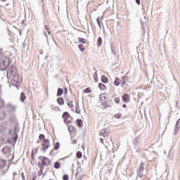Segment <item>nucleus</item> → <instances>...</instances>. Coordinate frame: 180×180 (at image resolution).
Listing matches in <instances>:
<instances>
[{"label":"nucleus","instance_id":"72a5a7b5","mask_svg":"<svg viewBox=\"0 0 180 180\" xmlns=\"http://www.w3.org/2000/svg\"><path fill=\"white\" fill-rule=\"evenodd\" d=\"M39 150V148H35L33 149L32 152V157L33 158V153H35L36 154H37V151Z\"/></svg>","mask_w":180,"mask_h":180},{"label":"nucleus","instance_id":"58836bf2","mask_svg":"<svg viewBox=\"0 0 180 180\" xmlns=\"http://www.w3.org/2000/svg\"><path fill=\"white\" fill-rule=\"evenodd\" d=\"M38 175L39 176H41V175H43V169H39V171L38 172Z\"/></svg>","mask_w":180,"mask_h":180},{"label":"nucleus","instance_id":"4be33fe9","mask_svg":"<svg viewBox=\"0 0 180 180\" xmlns=\"http://www.w3.org/2000/svg\"><path fill=\"white\" fill-rule=\"evenodd\" d=\"M114 85H115V86H119V85H120V82L119 77L115 78V79L114 81Z\"/></svg>","mask_w":180,"mask_h":180},{"label":"nucleus","instance_id":"a211bd4d","mask_svg":"<svg viewBox=\"0 0 180 180\" xmlns=\"http://www.w3.org/2000/svg\"><path fill=\"white\" fill-rule=\"evenodd\" d=\"M5 108V101L0 98V109H4Z\"/></svg>","mask_w":180,"mask_h":180},{"label":"nucleus","instance_id":"864d4df0","mask_svg":"<svg viewBox=\"0 0 180 180\" xmlns=\"http://www.w3.org/2000/svg\"><path fill=\"white\" fill-rule=\"evenodd\" d=\"M122 108H127V105L126 104H123V105H122Z\"/></svg>","mask_w":180,"mask_h":180},{"label":"nucleus","instance_id":"ea45409f","mask_svg":"<svg viewBox=\"0 0 180 180\" xmlns=\"http://www.w3.org/2000/svg\"><path fill=\"white\" fill-rule=\"evenodd\" d=\"M68 106H69L70 108H74V104H72V103L70 102H68L67 103Z\"/></svg>","mask_w":180,"mask_h":180},{"label":"nucleus","instance_id":"f3484780","mask_svg":"<svg viewBox=\"0 0 180 180\" xmlns=\"http://www.w3.org/2000/svg\"><path fill=\"white\" fill-rule=\"evenodd\" d=\"M98 88H100L101 91H105L106 89V86L103 83H99Z\"/></svg>","mask_w":180,"mask_h":180},{"label":"nucleus","instance_id":"680f3d73","mask_svg":"<svg viewBox=\"0 0 180 180\" xmlns=\"http://www.w3.org/2000/svg\"><path fill=\"white\" fill-rule=\"evenodd\" d=\"M36 179V176H34L33 178H32V180H35Z\"/></svg>","mask_w":180,"mask_h":180},{"label":"nucleus","instance_id":"0e129e2a","mask_svg":"<svg viewBox=\"0 0 180 180\" xmlns=\"http://www.w3.org/2000/svg\"><path fill=\"white\" fill-rule=\"evenodd\" d=\"M15 158V155H13L12 157V160H13Z\"/></svg>","mask_w":180,"mask_h":180},{"label":"nucleus","instance_id":"a19ab883","mask_svg":"<svg viewBox=\"0 0 180 180\" xmlns=\"http://www.w3.org/2000/svg\"><path fill=\"white\" fill-rule=\"evenodd\" d=\"M11 122H15V120H16V117H15V116L12 117L11 118H10Z\"/></svg>","mask_w":180,"mask_h":180},{"label":"nucleus","instance_id":"7ed1b4c3","mask_svg":"<svg viewBox=\"0 0 180 180\" xmlns=\"http://www.w3.org/2000/svg\"><path fill=\"white\" fill-rule=\"evenodd\" d=\"M20 129L19 127L15 126V129H14V134H13V146H15V144H16V141H18V133H19L20 131Z\"/></svg>","mask_w":180,"mask_h":180},{"label":"nucleus","instance_id":"6e6d98bb","mask_svg":"<svg viewBox=\"0 0 180 180\" xmlns=\"http://www.w3.org/2000/svg\"><path fill=\"white\" fill-rule=\"evenodd\" d=\"M65 158H68V156L63 158H60V160H65Z\"/></svg>","mask_w":180,"mask_h":180},{"label":"nucleus","instance_id":"f8f14e48","mask_svg":"<svg viewBox=\"0 0 180 180\" xmlns=\"http://www.w3.org/2000/svg\"><path fill=\"white\" fill-rule=\"evenodd\" d=\"M6 127H8V125H6V123L0 124V133H4V131L6 130Z\"/></svg>","mask_w":180,"mask_h":180},{"label":"nucleus","instance_id":"473e14b6","mask_svg":"<svg viewBox=\"0 0 180 180\" xmlns=\"http://www.w3.org/2000/svg\"><path fill=\"white\" fill-rule=\"evenodd\" d=\"M114 101L115 103L119 104L120 103V98L119 97H117L115 98Z\"/></svg>","mask_w":180,"mask_h":180},{"label":"nucleus","instance_id":"6ab92c4d","mask_svg":"<svg viewBox=\"0 0 180 180\" xmlns=\"http://www.w3.org/2000/svg\"><path fill=\"white\" fill-rule=\"evenodd\" d=\"M77 127H82V126H83L82 120L77 119Z\"/></svg>","mask_w":180,"mask_h":180},{"label":"nucleus","instance_id":"052dcab7","mask_svg":"<svg viewBox=\"0 0 180 180\" xmlns=\"http://www.w3.org/2000/svg\"><path fill=\"white\" fill-rule=\"evenodd\" d=\"M77 180H82V176H80V178L79 179H77Z\"/></svg>","mask_w":180,"mask_h":180},{"label":"nucleus","instance_id":"9b49d317","mask_svg":"<svg viewBox=\"0 0 180 180\" xmlns=\"http://www.w3.org/2000/svg\"><path fill=\"white\" fill-rule=\"evenodd\" d=\"M2 151L4 154H10L12 152V147L5 146L3 148Z\"/></svg>","mask_w":180,"mask_h":180},{"label":"nucleus","instance_id":"79ce46f5","mask_svg":"<svg viewBox=\"0 0 180 180\" xmlns=\"http://www.w3.org/2000/svg\"><path fill=\"white\" fill-rule=\"evenodd\" d=\"M64 89H65V95H67V94H68V89L67 87H65Z\"/></svg>","mask_w":180,"mask_h":180},{"label":"nucleus","instance_id":"393cba45","mask_svg":"<svg viewBox=\"0 0 180 180\" xmlns=\"http://www.w3.org/2000/svg\"><path fill=\"white\" fill-rule=\"evenodd\" d=\"M102 44V37H98L97 39V46L98 47H101V45Z\"/></svg>","mask_w":180,"mask_h":180},{"label":"nucleus","instance_id":"4468645a","mask_svg":"<svg viewBox=\"0 0 180 180\" xmlns=\"http://www.w3.org/2000/svg\"><path fill=\"white\" fill-rule=\"evenodd\" d=\"M101 82H102L103 84H108V82H109V79L107 78L106 76L103 75V76L101 77Z\"/></svg>","mask_w":180,"mask_h":180},{"label":"nucleus","instance_id":"412c9836","mask_svg":"<svg viewBox=\"0 0 180 180\" xmlns=\"http://www.w3.org/2000/svg\"><path fill=\"white\" fill-rule=\"evenodd\" d=\"M26 99V94H25V92H22L20 95V101L21 102H25V100Z\"/></svg>","mask_w":180,"mask_h":180},{"label":"nucleus","instance_id":"4c0bfd02","mask_svg":"<svg viewBox=\"0 0 180 180\" xmlns=\"http://www.w3.org/2000/svg\"><path fill=\"white\" fill-rule=\"evenodd\" d=\"M63 180H68V179H69L68 174H65V175H63Z\"/></svg>","mask_w":180,"mask_h":180},{"label":"nucleus","instance_id":"bb28decb","mask_svg":"<svg viewBox=\"0 0 180 180\" xmlns=\"http://www.w3.org/2000/svg\"><path fill=\"white\" fill-rule=\"evenodd\" d=\"M83 92L84 94H91V87H87L86 89H84Z\"/></svg>","mask_w":180,"mask_h":180},{"label":"nucleus","instance_id":"aec40b11","mask_svg":"<svg viewBox=\"0 0 180 180\" xmlns=\"http://www.w3.org/2000/svg\"><path fill=\"white\" fill-rule=\"evenodd\" d=\"M63 94H64V90H63L61 88L58 89L57 96H61Z\"/></svg>","mask_w":180,"mask_h":180},{"label":"nucleus","instance_id":"f03ea898","mask_svg":"<svg viewBox=\"0 0 180 180\" xmlns=\"http://www.w3.org/2000/svg\"><path fill=\"white\" fill-rule=\"evenodd\" d=\"M41 146H43V148H41V151H43L44 153H46V151L50 147V140L46 139L43 141L42 143H41Z\"/></svg>","mask_w":180,"mask_h":180},{"label":"nucleus","instance_id":"9d476101","mask_svg":"<svg viewBox=\"0 0 180 180\" xmlns=\"http://www.w3.org/2000/svg\"><path fill=\"white\" fill-rule=\"evenodd\" d=\"M122 101L124 102V103H129V102H130V96L127 94L123 95Z\"/></svg>","mask_w":180,"mask_h":180},{"label":"nucleus","instance_id":"603ef678","mask_svg":"<svg viewBox=\"0 0 180 180\" xmlns=\"http://www.w3.org/2000/svg\"><path fill=\"white\" fill-rule=\"evenodd\" d=\"M66 102H70L71 103H72V101H70L68 98L66 99Z\"/></svg>","mask_w":180,"mask_h":180},{"label":"nucleus","instance_id":"09e8293b","mask_svg":"<svg viewBox=\"0 0 180 180\" xmlns=\"http://www.w3.org/2000/svg\"><path fill=\"white\" fill-rule=\"evenodd\" d=\"M136 3L137 4V5H140L141 1L140 0H136Z\"/></svg>","mask_w":180,"mask_h":180},{"label":"nucleus","instance_id":"cd10ccee","mask_svg":"<svg viewBox=\"0 0 180 180\" xmlns=\"http://www.w3.org/2000/svg\"><path fill=\"white\" fill-rule=\"evenodd\" d=\"M96 22H97V25H98L99 29H102V27L101 26V18L100 17H98L96 18Z\"/></svg>","mask_w":180,"mask_h":180},{"label":"nucleus","instance_id":"e2e57ef3","mask_svg":"<svg viewBox=\"0 0 180 180\" xmlns=\"http://www.w3.org/2000/svg\"><path fill=\"white\" fill-rule=\"evenodd\" d=\"M94 75L97 76L98 73L96 72H95Z\"/></svg>","mask_w":180,"mask_h":180},{"label":"nucleus","instance_id":"e433bc0d","mask_svg":"<svg viewBox=\"0 0 180 180\" xmlns=\"http://www.w3.org/2000/svg\"><path fill=\"white\" fill-rule=\"evenodd\" d=\"M78 109H79V105H77L76 106V113H77V114H79V113H81V110H78Z\"/></svg>","mask_w":180,"mask_h":180},{"label":"nucleus","instance_id":"5fc2aeb1","mask_svg":"<svg viewBox=\"0 0 180 180\" xmlns=\"http://www.w3.org/2000/svg\"><path fill=\"white\" fill-rule=\"evenodd\" d=\"M21 24H22V25H25V20H22L21 21Z\"/></svg>","mask_w":180,"mask_h":180},{"label":"nucleus","instance_id":"0eeeda50","mask_svg":"<svg viewBox=\"0 0 180 180\" xmlns=\"http://www.w3.org/2000/svg\"><path fill=\"white\" fill-rule=\"evenodd\" d=\"M62 117L64 120V122L65 123H67V124H69V123H70L71 121H70V119L71 117V116H70V113H68V112H63Z\"/></svg>","mask_w":180,"mask_h":180},{"label":"nucleus","instance_id":"1a4fd4ad","mask_svg":"<svg viewBox=\"0 0 180 180\" xmlns=\"http://www.w3.org/2000/svg\"><path fill=\"white\" fill-rule=\"evenodd\" d=\"M179 128H180V118L176 122V126L174 131V136H176V134H178V131H179Z\"/></svg>","mask_w":180,"mask_h":180},{"label":"nucleus","instance_id":"423d86ee","mask_svg":"<svg viewBox=\"0 0 180 180\" xmlns=\"http://www.w3.org/2000/svg\"><path fill=\"white\" fill-rule=\"evenodd\" d=\"M144 162H141L139 168V173H138V176L140 178H143V176L144 175Z\"/></svg>","mask_w":180,"mask_h":180},{"label":"nucleus","instance_id":"c756f323","mask_svg":"<svg viewBox=\"0 0 180 180\" xmlns=\"http://www.w3.org/2000/svg\"><path fill=\"white\" fill-rule=\"evenodd\" d=\"M39 140H42L43 141H44V140H46V136H44V134H41L39 136Z\"/></svg>","mask_w":180,"mask_h":180},{"label":"nucleus","instance_id":"dca6fc26","mask_svg":"<svg viewBox=\"0 0 180 180\" xmlns=\"http://www.w3.org/2000/svg\"><path fill=\"white\" fill-rule=\"evenodd\" d=\"M6 165V161L5 160L1 159L0 160V168H4Z\"/></svg>","mask_w":180,"mask_h":180},{"label":"nucleus","instance_id":"ddd939ff","mask_svg":"<svg viewBox=\"0 0 180 180\" xmlns=\"http://www.w3.org/2000/svg\"><path fill=\"white\" fill-rule=\"evenodd\" d=\"M6 117V112L4 110L0 112V120H4Z\"/></svg>","mask_w":180,"mask_h":180},{"label":"nucleus","instance_id":"c9c22d12","mask_svg":"<svg viewBox=\"0 0 180 180\" xmlns=\"http://www.w3.org/2000/svg\"><path fill=\"white\" fill-rule=\"evenodd\" d=\"M121 117H122L121 113H117V114L115 115V119H120Z\"/></svg>","mask_w":180,"mask_h":180},{"label":"nucleus","instance_id":"bf43d9fd","mask_svg":"<svg viewBox=\"0 0 180 180\" xmlns=\"http://www.w3.org/2000/svg\"><path fill=\"white\" fill-rule=\"evenodd\" d=\"M8 143H9V144H12V141H8Z\"/></svg>","mask_w":180,"mask_h":180},{"label":"nucleus","instance_id":"8fccbe9b","mask_svg":"<svg viewBox=\"0 0 180 180\" xmlns=\"http://www.w3.org/2000/svg\"><path fill=\"white\" fill-rule=\"evenodd\" d=\"M100 142L101 143V144H103V143H104L103 139L101 138L100 139Z\"/></svg>","mask_w":180,"mask_h":180},{"label":"nucleus","instance_id":"b1692460","mask_svg":"<svg viewBox=\"0 0 180 180\" xmlns=\"http://www.w3.org/2000/svg\"><path fill=\"white\" fill-rule=\"evenodd\" d=\"M78 48L79 49L80 51H82V53H84V51H85V48L84 47V45L82 44H79Z\"/></svg>","mask_w":180,"mask_h":180},{"label":"nucleus","instance_id":"f704fd0d","mask_svg":"<svg viewBox=\"0 0 180 180\" xmlns=\"http://www.w3.org/2000/svg\"><path fill=\"white\" fill-rule=\"evenodd\" d=\"M38 167L40 168V169H44V165L40 162L38 163Z\"/></svg>","mask_w":180,"mask_h":180},{"label":"nucleus","instance_id":"4d7b16f0","mask_svg":"<svg viewBox=\"0 0 180 180\" xmlns=\"http://www.w3.org/2000/svg\"><path fill=\"white\" fill-rule=\"evenodd\" d=\"M158 145V142H155V143H154V146H157Z\"/></svg>","mask_w":180,"mask_h":180},{"label":"nucleus","instance_id":"2eb2a0df","mask_svg":"<svg viewBox=\"0 0 180 180\" xmlns=\"http://www.w3.org/2000/svg\"><path fill=\"white\" fill-rule=\"evenodd\" d=\"M57 103L60 105H64V98H63V97L57 98Z\"/></svg>","mask_w":180,"mask_h":180},{"label":"nucleus","instance_id":"69168bd1","mask_svg":"<svg viewBox=\"0 0 180 180\" xmlns=\"http://www.w3.org/2000/svg\"><path fill=\"white\" fill-rule=\"evenodd\" d=\"M111 51H113V49L112 46H111Z\"/></svg>","mask_w":180,"mask_h":180},{"label":"nucleus","instance_id":"a18cd8bd","mask_svg":"<svg viewBox=\"0 0 180 180\" xmlns=\"http://www.w3.org/2000/svg\"><path fill=\"white\" fill-rule=\"evenodd\" d=\"M100 98L101 99H102V98H103V99H106V96H103V94H101Z\"/></svg>","mask_w":180,"mask_h":180},{"label":"nucleus","instance_id":"f257e3e1","mask_svg":"<svg viewBox=\"0 0 180 180\" xmlns=\"http://www.w3.org/2000/svg\"><path fill=\"white\" fill-rule=\"evenodd\" d=\"M11 64V60L8 58L0 62V71H5L7 70V78L11 79L12 84H19L20 82V77L18 75V68Z\"/></svg>","mask_w":180,"mask_h":180},{"label":"nucleus","instance_id":"49530a36","mask_svg":"<svg viewBox=\"0 0 180 180\" xmlns=\"http://www.w3.org/2000/svg\"><path fill=\"white\" fill-rule=\"evenodd\" d=\"M77 139H74V140L72 141V144H77Z\"/></svg>","mask_w":180,"mask_h":180},{"label":"nucleus","instance_id":"c03bdc74","mask_svg":"<svg viewBox=\"0 0 180 180\" xmlns=\"http://www.w3.org/2000/svg\"><path fill=\"white\" fill-rule=\"evenodd\" d=\"M53 153H54V149H52V150L50 151V153H49V155H53Z\"/></svg>","mask_w":180,"mask_h":180},{"label":"nucleus","instance_id":"7c9ffc66","mask_svg":"<svg viewBox=\"0 0 180 180\" xmlns=\"http://www.w3.org/2000/svg\"><path fill=\"white\" fill-rule=\"evenodd\" d=\"M126 78H127V77H126V76L122 77V82L121 83L122 86H124V84H126V81L124 80V79H126Z\"/></svg>","mask_w":180,"mask_h":180},{"label":"nucleus","instance_id":"c85d7f7f","mask_svg":"<svg viewBox=\"0 0 180 180\" xmlns=\"http://www.w3.org/2000/svg\"><path fill=\"white\" fill-rule=\"evenodd\" d=\"M76 157L77 158H82V152L77 151V153H76Z\"/></svg>","mask_w":180,"mask_h":180},{"label":"nucleus","instance_id":"de8ad7c7","mask_svg":"<svg viewBox=\"0 0 180 180\" xmlns=\"http://www.w3.org/2000/svg\"><path fill=\"white\" fill-rule=\"evenodd\" d=\"M45 29H46L49 34H50V31L49 30V27H47V25H45Z\"/></svg>","mask_w":180,"mask_h":180},{"label":"nucleus","instance_id":"3c124183","mask_svg":"<svg viewBox=\"0 0 180 180\" xmlns=\"http://www.w3.org/2000/svg\"><path fill=\"white\" fill-rule=\"evenodd\" d=\"M21 175H22V179H25V173H22Z\"/></svg>","mask_w":180,"mask_h":180},{"label":"nucleus","instance_id":"774afa93","mask_svg":"<svg viewBox=\"0 0 180 180\" xmlns=\"http://www.w3.org/2000/svg\"><path fill=\"white\" fill-rule=\"evenodd\" d=\"M46 175V173H44V174H43V176H44Z\"/></svg>","mask_w":180,"mask_h":180},{"label":"nucleus","instance_id":"6e6552de","mask_svg":"<svg viewBox=\"0 0 180 180\" xmlns=\"http://www.w3.org/2000/svg\"><path fill=\"white\" fill-rule=\"evenodd\" d=\"M99 134L102 137H109V130L103 129L99 131Z\"/></svg>","mask_w":180,"mask_h":180},{"label":"nucleus","instance_id":"a878e982","mask_svg":"<svg viewBox=\"0 0 180 180\" xmlns=\"http://www.w3.org/2000/svg\"><path fill=\"white\" fill-rule=\"evenodd\" d=\"M79 43H82L83 44H86V39L84 38H78Z\"/></svg>","mask_w":180,"mask_h":180},{"label":"nucleus","instance_id":"20e7f679","mask_svg":"<svg viewBox=\"0 0 180 180\" xmlns=\"http://www.w3.org/2000/svg\"><path fill=\"white\" fill-rule=\"evenodd\" d=\"M38 160H40V161L42 162V165H45L46 167H47V165H50L51 161L50 159H49L47 157L39 156Z\"/></svg>","mask_w":180,"mask_h":180},{"label":"nucleus","instance_id":"338daca9","mask_svg":"<svg viewBox=\"0 0 180 180\" xmlns=\"http://www.w3.org/2000/svg\"><path fill=\"white\" fill-rule=\"evenodd\" d=\"M2 1V2H5L6 0H1Z\"/></svg>","mask_w":180,"mask_h":180},{"label":"nucleus","instance_id":"2f4dec72","mask_svg":"<svg viewBox=\"0 0 180 180\" xmlns=\"http://www.w3.org/2000/svg\"><path fill=\"white\" fill-rule=\"evenodd\" d=\"M60 148V142H57L54 146V150H58Z\"/></svg>","mask_w":180,"mask_h":180},{"label":"nucleus","instance_id":"37998d69","mask_svg":"<svg viewBox=\"0 0 180 180\" xmlns=\"http://www.w3.org/2000/svg\"><path fill=\"white\" fill-rule=\"evenodd\" d=\"M71 129H74V126H70L68 127V130H69L70 133H71Z\"/></svg>","mask_w":180,"mask_h":180},{"label":"nucleus","instance_id":"39448f33","mask_svg":"<svg viewBox=\"0 0 180 180\" xmlns=\"http://www.w3.org/2000/svg\"><path fill=\"white\" fill-rule=\"evenodd\" d=\"M6 109L8 113H14V112L16 111V107H15V105H12L11 103L7 104Z\"/></svg>","mask_w":180,"mask_h":180},{"label":"nucleus","instance_id":"5701e85b","mask_svg":"<svg viewBox=\"0 0 180 180\" xmlns=\"http://www.w3.org/2000/svg\"><path fill=\"white\" fill-rule=\"evenodd\" d=\"M60 167H61V163L58 162H56L54 163V168H56V169H60Z\"/></svg>","mask_w":180,"mask_h":180},{"label":"nucleus","instance_id":"13d9d810","mask_svg":"<svg viewBox=\"0 0 180 180\" xmlns=\"http://www.w3.org/2000/svg\"><path fill=\"white\" fill-rule=\"evenodd\" d=\"M136 151H137L138 153H139V151H141V149L138 148V149L136 150Z\"/></svg>","mask_w":180,"mask_h":180}]
</instances>
